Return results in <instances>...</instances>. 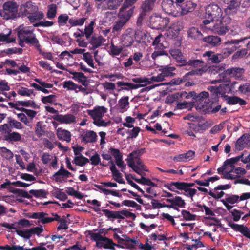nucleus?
<instances>
[{
  "instance_id": "nucleus-49",
  "label": "nucleus",
  "mask_w": 250,
  "mask_h": 250,
  "mask_svg": "<svg viewBox=\"0 0 250 250\" xmlns=\"http://www.w3.org/2000/svg\"><path fill=\"white\" fill-rule=\"evenodd\" d=\"M95 24L94 21H91L88 26H85L84 34L87 39L90 38L93 33L94 25Z\"/></svg>"
},
{
  "instance_id": "nucleus-53",
  "label": "nucleus",
  "mask_w": 250,
  "mask_h": 250,
  "mask_svg": "<svg viewBox=\"0 0 250 250\" xmlns=\"http://www.w3.org/2000/svg\"><path fill=\"white\" fill-rule=\"evenodd\" d=\"M224 2L228 5V9H234L240 4L238 0H224Z\"/></svg>"
},
{
  "instance_id": "nucleus-20",
  "label": "nucleus",
  "mask_w": 250,
  "mask_h": 250,
  "mask_svg": "<svg viewBox=\"0 0 250 250\" xmlns=\"http://www.w3.org/2000/svg\"><path fill=\"white\" fill-rule=\"evenodd\" d=\"M225 75L229 76L230 77L240 78L244 74L245 70L243 68L240 67H232L224 71Z\"/></svg>"
},
{
  "instance_id": "nucleus-52",
  "label": "nucleus",
  "mask_w": 250,
  "mask_h": 250,
  "mask_svg": "<svg viewBox=\"0 0 250 250\" xmlns=\"http://www.w3.org/2000/svg\"><path fill=\"white\" fill-rule=\"evenodd\" d=\"M247 49L245 48L237 51L232 56V60L235 62L236 60L244 57L247 55Z\"/></svg>"
},
{
  "instance_id": "nucleus-47",
  "label": "nucleus",
  "mask_w": 250,
  "mask_h": 250,
  "mask_svg": "<svg viewBox=\"0 0 250 250\" xmlns=\"http://www.w3.org/2000/svg\"><path fill=\"white\" fill-rule=\"evenodd\" d=\"M86 20V18L85 17L79 19L71 18L69 20V23L71 24V26H82L84 24Z\"/></svg>"
},
{
  "instance_id": "nucleus-37",
  "label": "nucleus",
  "mask_w": 250,
  "mask_h": 250,
  "mask_svg": "<svg viewBox=\"0 0 250 250\" xmlns=\"http://www.w3.org/2000/svg\"><path fill=\"white\" fill-rule=\"evenodd\" d=\"M102 241H104V248L106 249L115 250V246L121 247L119 244L114 243L111 239L104 237Z\"/></svg>"
},
{
  "instance_id": "nucleus-10",
  "label": "nucleus",
  "mask_w": 250,
  "mask_h": 250,
  "mask_svg": "<svg viewBox=\"0 0 250 250\" xmlns=\"http://www.w3.org/2000/svg\"><path fill=\"white\" fill-rule=\"evenodd\" d=\"M169 23V19L163 18L158 15H152L150 18V26L156 30L165 29Z\"/></svg>"
},
{
  "instance_id": "nucleus-12",
  "label": "nucleus",
  "mask_w": 250,
  "mask_h": 250,
  "mask_svg": "<svg viewBox=\"0 0 250 250\" xmlns=\"http://www.w3.org/2000/svg\"><path fill=\"white\" fill-rule=\"evenodd\" d=\"M131 81L138 84H133L131 83L124 82H117L116 84L118 86H126L129 87L128 89H136L140 87L144 86L145 85L141 84L143 83H147L148 84L151 83L149 79L146 77H136L131 79Z\"/></svg>"
},
{
  "instance_id": "nucleus-2",
  "label": "nucleus",
  "mask_w": 250,
  "mask_h": 250,
  "mask_svg": "<svg viewBox=\"0 0 250 250\" xmlns=\"http://www.w3.org/2000/svg\"><path fill=\"white\" fill-rule=\"evenodd\" d=\"M164 187L178 194H181L179 190L184 191L183 194L186 196L190 197L192 201L193 200L194 196L197 193L196 189L188 188L180 182H171L167 184H165Z\"/></svg>"
},
{
  "instance_id": "nucleus-46",
  "label": "nucleus",
  "mask_w": 250,
  "mask_h": 250,
  "mask_svg": "<svg viewBox=\"0 0 250 250\" xmlns=\"http://www.w3.org/2000/svg\"><path fill=\"white\" fill-rule=\"evenodd\" d=\"M82 59L84 60L90 67L93 68H96L94 65L92 55L90 53L86 52L83 53Z\"/></svg>"
},
{
  "instance_id": "nucleus-41",
  "label": "nucleus",
  "mask_w": 250,
  "mask_h": 250,
  "mask_svg": "<svg viewBox=\"0 0 250 250\" xmlns=\"http://www.w3.org/2000/svg\"><path fill=\"white\" fill-rule=\"evenodd\" d=\"M203 56L208 57V61H210L213 63H218L220 62L218 55L213 54L211 51H206L203 54Z\"/></svg>"
},
{
  "instance_id": "nucleus-29",
  "label": "nucleus",
  "mask_w": 250,
  "mask_h": 250,
  "mask_svg": "<svg viewBox=\"0 0 250 250\" xmlns=\"http://www.w3.org/2000/svg\"><path fill=\"white\" fill-rule=\"evenodd\" d=\"M124 216L126 217H131L133 220H135L136 217L134 213L126 210L114 211V219H124Z\"/></svg>"
},
{
  "instance_id": "nucleus-40",
  "label": "nucleus",
  "mask_w": 250,
  "mask_h": 250,
  "mask_svg": "<svg viewBox=\"0 0 250 250\" xmlns=\"http://www.w3.org/2000/svg\"><path fill=\"white\" fill-rule=\"evenodd\" d=\"M243 156L244 154L242 153L236 157L226 159L224 162V166H229L231 168H234L235 167L234 165L237 163L243 157Z\"/></svg>"
},
{
  "instance_id": "nucleus-44",
  "label": "nucleus",
  "mask_w": 250,
  "mask_h": 250,
  "mask_svg": "<svg viewBox=\"0 0 250 250\" xmlns=\"http://www.w3.org/2000/svg\"><path fill=\"white\" fill-rule=\"evenodd\" d=\"M29 192L36 198H46L47 195L48 194V191L44 189H31L30 190Z\"/></svg>"
},
{
  "instance_id": "nucleus-23",
  "label": "nucleus",
  "mask_w": 250,
  "mask_h": 250,
  "mask_svg": "<svg viewBox=\"0 0 250 250\" xmlns=\"http://www.w3.org/2000/svg\"><path fill=\"white\" fill-rule=\"evenodd\" d=\"M56 134L60 140L65 141L69 143L71 139V134L70 131L63 129L62 128H58L57 129Z\"/></svg>"
},
{
  "instance_id": "nucleus-45",
  "label": "nucleus",
  "mask_w": 250,
  "mask_h": 250,
  "mask_svg": "<svg viewBox=\"0 0 250 250\" xmlns=\"http://www.w3.org/2000/svg\"><path fill=\"white\" fill-rule=\"evenodd\" d=\"M74 161L76 165L81 167H83L87 163L89 162V159L82 154H81L80 156H76Z\"/></svg>"
},
{
  "instance_id": "nucleus-55",
  "label": "nucleus",
  "mask_w": 250,
  "mask_h": 250,
  "mask_svg": "<svg viewBox=\"0 0 250 250\" xmlns=\"http://www.w3.org/2000/svg\"><path fill=\"white\" fill-rule=\"evenodd\" d=\"M12 191L14 194H16L18 196L22 197L29 199L32 198V195L29 194L26 191L23 189L18 188V189H15Z\"/></svg>"
},
{
  "instance_id": "nucleus-17",
  "label": "nucleus",
  "mask_w": 250,
  "mask_h": 250,
  "mask_svg": "<svg viewBox=\"0 0 250 250\" xmlns=\"http://www.w3.org/2000/svg\"><path fill=\"white\" fill-rule=\"evenodd\" d=\"M107 112V108L104 106H97L92 110H88V114L93 119L95 120L98 118H103L104 114Z\"/></svg>"
},
{
  "instance_id": "nucleus-18",
  "label": "nucleus",
  "mask_w": 250,
  "mask_h": 250,
  "mask_svg": "<svg viewBox=\"0 0 250 250\" xmlns=\"http://www.w3.org/2000/svg\"><path fill=\"white\" fill-rule=\"evenodd\" d=\"M191 69H192L191 71L187 73L182 78H181V79L182 80V83L190 80V76L196 75H202L206 71L204 66L198 67L196 68H191Z\"/></svg>"
},
{
  "instance_id": "nucleus-16",
  "label": "nucleus",
  "mask_w": 250,
  "mask_h": 250,
  "mask_svg": "<svg viewBox=\"0 0 250 250\" xmlns=\"http://www.w3.org/2000/svg\"><path fill=\"white\" fill-rule=\"evenodd\" d=\"M81 141L85 144L93 143L97 139V135L95 132L92 130H84L80 134Z\"/></svg>"
},
{
  "instance_id": "nucleus-35",
  "label": "nucleus",
  "mask_w": 250,
  "mask_h": 250,
  "mask_svg": "<svg viewBox=\"0 0 250 250\" xmlns=\"http://www.w3.org/2000/svg\"><path fill=\"white\" fill-rule=\"evenodd\" d=\"M175 70L176 68L174 66H171L170 65L161 66V68L159 69V71L162 72L165 78L174 76L175 75L174 73Z\"/></svg>"
},
{
  "instance_id": "nucleus-59",
  "label": "nucleus",
  "mask_w": 250,
  "mask_h": 250,
  "mask_svg": "<svg viewBox=\"0 0 250 250\" xmlns=\"http://www.w3.org/2000/svg\"><path fill=\"white\" fill-rule=\"evenodd\" d=\"M18 103L20 105H21L22 106H25V107L31 106V107H33L34 108H36V109H39L40 108V106L38 105H37L34 101H18Z\"/></svg>"
},
{
  "instance_id": "nucleus-33",
  "label": "nucleus",
  "mask_w": 250,
  "mask_h": 250,
  "mask_svg": "<svg viewBox=\"0 0 250 250\" xmlns=\"http://www.w3.org/2000/svg\"><path fill=\"white\" fill-rule=\"evenodd\" d=\"M245 39H247V37L243 38H241L240 39H231L230 40H228L225 42V45H235L236 47V49H239V48H243L246 47L245 45V43L244 40Z\"/></svg>"
},
{
  "instance_id": "nucleus-25",
  "label": "nucleus",
  "mask_w": 250,
  "mask_h": 250,
  "mask_svg": "<svg viewBox=\"0 0 250 250\" xmlns=\"http://www.w3.org/2000/svg\"><path fill=\"white\" fill-rule=\"evenodd\" d=\"M188 34L189 37L197 41H203L204 38L203 34L198 28L192 27L188 31Z\"/></svg>"
},
{
  "instance_id": "nucleus-21",
  "label": "nucleus",
  "mask_w": 250,
  "mask_h": 250,
  "mask_svg": "<svg viewBox=\"0 0 250 250\" xmlns=\"http://www.w3.org/2000/svg\"><path fill=\"white\" fill-rule=\"evenodd\" d=\"M3 140L8 142H18L21 140V136L18 132H11V130H9L3 135Z\"/></svg>"
},
{
  "instance_id": "nucleus-43",
  "label": "nucleus",
  "mask_w": 250,
  "mask_h": 250,
  "mask_svg": "<svg viewBox=\"0 0 250 250\" xmlns=\"http://www.w3.org/2000/svg\"><path fill=\"white\" fill-rule=\"evenodd\" d=\"M11 31L10 30L9 32L4 34L3 33H0V42H5L7 43H11L15 42V38L11 37Z\"/></svg>"
},
{
  "instance_id": "nucleus-27",
  "label": "nucleus",
  "mask_w": 250,
  "mask_h": 250,
  "mask_svg": "<svg viewBox=\"0 0 250 250\" xmlns=\"http://www.w3.org/2000/svg\"><path fill=\"white\" fill-rule=\"evenodd\" d=\"M69 73L73 75L72 78L75 80H77L83 85L86 86L87 85V77L82 72L75 71H69Z\"/></svg>"
},
{
  "instance_id": "nucleus-8",
  "label": "nucleus",
  "mask_w": 250,
  "mask_h": 250,
  "mask_svg": "<svg viewBox=\"0 0 250 250\" xmlns=\"http://www.w3.org/2000/svg\"><path fill=\"white\" fill-rule=\"evenodd\" d=\"M25 9L24 13L26 15H29L28 18L31 22L39 21L43 17L42 12L38 11V7L32 4L31 2H27L25 4Z\"/></svg>"
},
{
  "instance_id": "nucleus-32",
  "label": "nucleus",
  "mask_w": 250,
  "mask_h": 250,
  "mask_svg": "<svg viewBox=\"0 0 250 250\" xmlns=\"http://www.w3.org/2000/svg\"><path fill=\"white\" fill-rule=\"evenodd\" d=\"M162 6L163 10L167 13L173 14L174 13V8H175L174 1L171 0H167L163 1L162 3Z\"/></svg>"
},
{
  "instance_id": "nucleus-3",
  "label": "nucleus",
  "mask_w": 250,
  "mask_h": 250,
  "mask_svg": "<svg viewBox=\"0 0 250 250\" xmlns=\"http://www.w3.org/2000/svg\"><path fill=\"white\" fill-rule=\"evenodd\" d=\"M175 60L177 63L179 64L178 66H185V69L186 70H189L191 68H196L204 65V62L202 60L193 57L187 60L182 53Z\"/></svg>"
},
{
  "instance_id": "nucleus-9",
  "label": "nucleus",
  "mask_w": 250,
  "mask_h": 250,
  "mask_svg": "<svg viewBox=\"0 0 250 250\" xmlns=\"http://www.w3.org/2000/svg\"><path fill=\"white\" fill-rule=\"evenodd\" d=\"M34 29L31 30L29 27H24L20 29L18 32V37L21 40L25 41L27 44H31L35 43L37 39L34 33Z\"/></svg>"
},
{
  "instance_id": "nucleus-24",
  "label": "nucleus",
  "mask_w": 250,
  "mask_h": 250,
  "mask_svg": "<svg viewBox=\"0 0 250 250\" xmlns=\"http://www.w3.org/2000/svg\"><path fill=\"white\" fill-rule=\"evenodd\" d=\"M157 0H145L141 6V11L147 14L151 11L154 7Z\"/></svg>"
},
{
  "instance_id": "nucleus-19",
  "label": "nucleus",
  "mask_w": 250,
  "mask_h": 250,
  "mask_svg": "<svg viewBox=\"0 0 250 250\" xmlns=\"http://www.w3.org/2000/svg\"><path fill=\"white\" fill-rule=\"evenodd\" d=\"M229 226L235 231H239L244 236L250 239V230L249 229L243 225L231 223Z\"/></svg>"
},
{
  "instance_id": "nucleus-26",
  "label": "nucleus",
  "mask_w": 250,
  "mask_h": 250,
  "mask_svg": "<svg viewBox=\"0 0 250 250\" xmlns=\"http://www.w3.org/2000/svg\"><path fill=\"white\" fill-rule=\"evenodd\" d=\"M202 42L210 46H216L220 44L221 38L217 36L209 35L204 37Z\"/></svg>"
},
{
  "instance_id": "nucleus-61",
  "label": "nucleus",
  "mask_w": 250,
  "mask_h": 250,
  "mask_svg": "<svg viewBox=\"0 0 250 250\" xmlns=\"http://www.w3.org/2000/svg\"><path fill=\"white\" fill-rule=\"evenodd\" d=\"M140 131L141 128L138 126L133 127V129L127 130L126 133L128 134L129 135L128 138H136L138 136V134L140 132Z\"/></svg>"
},
{
  "instance_id": "nucleus-31",
  "label": "nucleus",
  "mask_w": 250,
  "mask_h": 250,
  "mask_svg": "<svg viewBox=\"0 0 250 250\" xmlns=\"http://www.w3.org/2000/svg\"><path fill=\"white\" fill-rule=\"evenodd\" d=\"M112 164V166L110 167V169L112 172L113 177H114V180L120 184H125V182L122 178V174L117 170L115 165L112 161H110Z\"/></svg>"
},
{
  "instance_id": "nucleus-22",
  "label": "nucleus",
  "mask_w": 250,
  "mask_h": 250,
  "mask_svg": "<svg viewBox=\"0 0 250 250\" xmlns=\"http://www.w3.org/2000/svg\"><path fill=\"white\" fill-rule=\"evenodd\" d=\"M53 119L61 123L71 124L75 122V117L72 114L65 115H57L53 117Z\"/></svg>"
},
{
  "instance_id": "nucleus-54",
  "label": "nucleus",
  "mask_w": 250,
  "mask_h": 250,
  "mask_svg": "<svg viewBox=\"0 0 250 250\" xmlns=\"http://www.w3.org/2000/svg\"><path fill=\"white\" fill-rule=\"evenodd\" d=\"M146 15L141 11L140 12L136 21V30L137 31L141 30L144 20L146 18Z\"/></svg>"
},
{
  "instance_id": "nucleus-15",
  "label": "nucleus",
  "mask_w": 250,
  "mask_h": 250,
  "mask_svg": "<svg viewBox=\"0 0 250 250\" xmlns=\"http://www.w3.org/2000/svg\"><path fill=\"white\" fill-rule=\"evenodd\" d=\"M135 38L133 30L127 29L122 36L121 44L124 47L131 46L134 42Z\"/></svg>"
},
{
  "instance_id": "nucleus-14",
  "label": "nucleus",
  "mask_w": 250,
  "mask_h": 250,
  "mask_svg": "<svg viewBox=\"0 0 250 250\" xmlns=\"http://www.w3.org/2000/svg\"><path fill=\"white\" fill-rule=\"evenodd\" d=\"M196 6V4L192 1H187L181 4L180 6H178L175 16L185 15L189 12H192Z\"/></svg>"
},
{
  "instance_id": "nucleus-11",
  "label": "nucleus",
  "mask_w": 250,
  "mask_h": 250,
  "mask_svg": "<svg viewBox=\"0 0 250 250\" xmlns=\"http://www.w3.org/2000/svg\"><path fill=\"white\" fill-rule=\"evenodd\" d=\"M166 202L170 203V204H167L165 203H161L160 207L162 208H173L174 210L179 211L178 208H185L186 203L182 198L179 196H176L173 199H167Z\"/></svg>"
},
{
  "instance_id": "nucleus-56",
  "label": "nucleus",
  "mask_w": 250,
  "mask_h": 250,
  "mask_svg": "<svg viewBox=\"0 0 250 250\" xmlns=\"http://www.w3.org/2000/svg\"><path fill=\"white\" fill-rule=\"evenodd\" d=\"M181 214L184 220L186 221H192L196 219V215L191 214L189 211L182 210Z\"/></svg>"
},
{
  "instance_id": "nucleus-38",
  "label": "nucleus",
  "mask_w": 250,
  "mask_h": 250,
  "mask_svg": "<svg viewBox=\"0 0 250 250\" xmlns=\"http://www.w3.org/2000/svg\"><path fill=\"white\" fill-rule=\"evenodd\" d=\"M65 172V171H57L53 174L52 179L58 183H62L63 181L66 182Z\"/></svg>"
},
{
  "instance_id": "nucleus-58",
  "label": "nucleus",
  "mask_w": 250,
  "mask_h": 250,
  "mask_svg": "<svg viewBox=\"0 0 250 250\" xmlns=\"http://www.w3.org/2000/svg\"><path fill=\"white\" fill-rule=\"evenodd\" d=\"M8 120V123L10 126L18 129H21L23 128V125L21 122H18L11 117H9Z\"/></svg>"
},
{
  "instance_id": "nucleus-7",
  "label": "nucleus",
  "mask_w": 250,
  "mask_h": 250,
  "mask_svg": "<svg viewBox=\"0 0 250 250\" xmlns=\"http://www.w3.org/2000/svg\"><path fill=\"white\" fill-rule=\"evenodd\" d=\"M18 12V6L16 2L8 1L3 5V10L0 11V15L6 20L16 18Z\"/></svg>"
},
{
  "instance_id": "nucleus-42",
  "label": "nucleus",
  "mask_w": 250,
  "mask_h": 250,
  "mask_svg": "<svg viewBox=\"0 0 250 250\" xmlns=\"http://www.w3.org/2000/svg\"><path fill=\"white\" fill-rule=\"evenodd\" d=\"M238 91L241 94L248 96H250V83H245L239 85L238 86Z\"/></svg>"
},
{
  "instance_id": "nucleus-30",
  "label": "nucleus",
  "mask_w": 250,
  "mask_h": 250,
  "mask_svg": "<svg viewBox=\"0 0 250 250\" xmlns=\"http://www.w3.org/2000/svg\"><path fill=\"white\" fill-rule=\"evenodd\" d=\"M106 41V39H104L102 36L100 35L98 37L93 36L92 37L89 43L92 45V49L94 50L96 48L100 47Z\"/></svg>"
},
{
  "instance_id": "nucleus-62",
  "label": "nucleus",
  "mask_w": 250,
  "mask_h": 250,
  "mask_svg": "<svg viewBox=\"0 0 250 250\" xmlns=\"http://www.w3.org/2000/svg\"><path fill=\"white\" fill-rule=\"evenodd\" d=\"M69 16L66 14H61L58 18V22L60 26L65 25L67 21H69Z\"/></svg>"
},
{
  "instance_id": "nucleus-36",
  "label": "nucleus",
  "mask_w": 250,
  "mask_h": 250,
  "mask_svg": "<svg viewBox=\"0 0 250 250\" xmlns=\"http://www.w3.org/2000/svg\"><path fill=\"white\" fill-rule=\"evenodd\" d=\"M220 93L221 97L226 98L228 96L226 95L227 93H231V88H230L229 84V83H222L217 86Z\"/></svg>"
},
{
  "instance_id": "nucleus-60",
  "label": "nucleus",
  "mask_w": 250,
  "mask_h": 250,
  "mask_svg": "<svg viewBox=\"0 0 250 250\" xmlns=\"http://www.w3.org/2000/svg\"><path fill=\"white\" fill-rule=\"evenodd\" d=\"M63 87L68 90H76L77 84L72 81H66L63 83Z\"/></svg>"
},
{
  "instance_id": "nucleus-57",
  "label": "nucleus",
  "mask_w": 250,
  "mask_h": 250,
  "mask_svg": "<svg viewBox=\"0 0 250 250\" xmlns=\"http://www.w3.org/2000/svg\"><path fill=\"white\" fill-rule=\"evenodd\" d=\"M137 182L143 185H147L151 187H156L157 184L152 182L149 179L141 176L140 180H137Z\"/></svg>"
},
{
  "instance_id": "nucleus-50",
  "label": "nucleus",
  "mask_w": 250,
  "mask_h": 250,
  "mask_svg": "<svg viewBox=\"0 0 250 250\" xmlns=\"http://www.w3.org/2000/svg\"><path fill=\"white\" fill-rule=\"evenodd\" d=\"M57 5L55 4H52L48 6V9L47 13V17L49 19L54 18L57 13Z\"/></svg>"
},
{
  "instance_id": "nucleus-39",
  "label": "nucleus",
  "mask_w": 250,
  "mask_h": 250,
  "mask_svg": "<svg viewBox=\"0 0 250 250\" xmlns=\"http://www.w3.org/2000/svg\"><path fill=\"white\" fill-rule=\"evenodd\" d=\"M127 164L128 166L131 167L134 172L141 175L142 176L144 175L143 171H148L147 169H146V167H138L137 165H136L135 162L127 163Z\"/></svg>"
},
{
  "instance_id": "nucleus-51",
  "label": "nucleus",
  "mask_w": 250,
  "mask_h": 250,
  "mask_svg": "<svg viewBox=\"0 0 250 250\" xmlns=\"http://www.w3.org/2000/svg\"><path fill=\"white\" fill-rule=\"evenodd\" d=\"M245 138V134H244L237 140L235 144L236 149L240 151L244 148L246 145Z\"/></svg>"
},
{
  "instance_id": "nucleus-48",
  "label": "nucleus",
  "mask_w": 250,
  "mask_h": 250,
  "mask_svg": "<svg viewBox=\"0 0 250 250\" xmlns=\"http://www.w3.org/2000/svg\"><path fill=\"white\" fill-rule=\"evenodd\" d=\"M126 23V22L125 21L119 19V21L115 22L112 28V32L115 33L121 31Z\"/></svg>"
},
{
  "instance_id": "nucleus-64",
  "label": "nucleus",
  "mask_w": 250,
  "mask_h": 250,
  "mask_svg": "<svg viewBox=\"0 0 250 250\" xmlns=\"http://www.w3.org/2000/svg\"><path fill=\"white\" fill-rule=\"evenodd\" d=\"M129 97L125 96L120 99L118 102V105L120 109H125L127 106L129 105Z\"/></svg>"
},
{
  "instance_id": "nucleus-4",
  "label": "nucleus",
  "mask_w": 250,
  "mask_h": 250,
  "mask_svg": "<svg viewBox=\"0 0 250 250\" xmlns=\"http://www.w3.org/2000/svg\"><path fill=\"white\" fill-rule=\"evenodd\" d=\"M138 0H125L120 9L118 16L119 19L127 22L133 14L135 6H133Z\"/></svg>"
},
{
  "instance_id": "nucleus-28",
  "label": "nucleus",
  "mask_w": 250,
  "mask_h": 250,
  "mask_svg": "<svg viewBox=\"0 0 250 250\" xmlns=\"http://www.w3.org/2000/svg\"><path fill=\"white\" fill-rule=\"evenodd\" d=\"M145 152L146 150L144 148L134 150L128 155V158L126 160L127 163L135 162L136 159H139L140 156Z\"/></svg>"
},
{
  "instance_id": "nucleus-63",
  "label": "nucleus",
  "mask_w": 250,
  "mask_h": 250,
  "mask_svg": "<svg viewBox=\"0 0 250 250\" xmlns=\"http://www.w3.org/2000/svg\"><path fill=\"white\" fill-rule=\"evenodd\" d=\"M1 156L7 160H10L13 157V153L8 149L3 147L1 148Z\"/></svg>"
},
{
  "instance_id": "nucleus-5",
  "label": "nucleus",
  "mask_w": 250,
  "mask_h": 250,
  "mask_svg": "<svg viewBox=\"0 0 250 250\" xmlns=\"http://www.w3.org/2000/svg\"><path fill=\"white\" fill-rule=\"evenodd\" d=\"M231 19L228 15L225 14L223 19L212 23L211 30L219 35H224L230 29L228 25L231 22Z\"/></svg>"
},
{
  "instance_id": "nucleus-34",
  "label": "nucleus",
  "mask_w": 250,
  "mask_h": 250,
  "mask_svg": "<svg viewBox=\"0 0 250 250\" xmlns=\"http://www.w3.org/2000/svg\"><path fill=\"white\" fill-rule=\"evenodd\" d=\"M208 89L210 92V94H209V97L208 98V101L219 100V95L220 96V93L217 86H209Z\"/></svg>"
},
{
  "instance_id": "nucleus-13",
  "label": "nucleus",
  "mask_w": 250,
  "mask_h": 250,
  "mask_svg": "<svg viewBox=\"0 0 250 250\" xmlns=\"http://www.w3.org/2000/svg\"><path fill=\"white\" fill-rule=\"evenodd\" d=\"M182 95L187 98L189 97H192L193 101L197 102L196 106L199 104H204L203 102L204 101V104H206V100L209 97V93L206 91H203L198 94H197L195 92L193 91L190 92L188 94L185 92Z\"/></svg>"
},
{
  "instance_id": "nucleus-6",
  "label": "nucleus",
  "mask_w": 250,
  "mask_h": 250,
  "mask_svg": "<svg viewBox=\"0 0 250 250\" xmlns=\"http://www.w3.org/2000/svg\"><path fill=\"white\" fill-rule=\"evenodd\" d=\"M206 104H199L197 109L204 114H216L221 109V104L219 100H209Z\"/></svg>"
},
{
  "instance_id": "nucleus-1",
  "label": "nucleus",
  "mask_w": 250,
  "mask_h": 250,
  "mask_svg": "<svg viewBox=\"0 0 250 250\" xmlns=\"http://www.w3.org/2000/svg\"><path fill=\"white\" fill-rule=\"evenodd\" d=\"M223 11L221 8L214 3H211L206 8L205 19L203 21L204 25H207L223 19Z\"/></svg>"
}]
</instances>
